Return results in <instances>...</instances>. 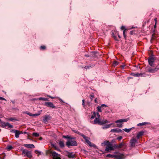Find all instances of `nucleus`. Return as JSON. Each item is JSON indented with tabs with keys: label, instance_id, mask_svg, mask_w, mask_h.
Returning <instances> with one entry per match:
<instances>
[{
	"label": "nucleus",
	"instance_id": "bb28decb",
	"mask_svg": "<svg viewBox=\"0 0 159 159\" xmlns=\"http://www.w3.org/2000/svg\"><path fill=\"white\" fill-rule=\"evenodd\" d=\"M39 100H44V101H48V98H42V97H40V98H39Z\"/></svg>",
	"mask_w": 159,
	"mask_h": 159
},
{
	"label": "nucleus",
	"instance_id": "f704fd0d",
	"mask_svg": "<svg viewBox=\"0 0 159 159\" xmlns=\"http://www.w3.org/2000/svg\"><path fill=\"white\" fill-rule=\"evenodd\" d=\"M122 138V137L121 136H120L118 138H117V139L119 140H121Z\"/></svg>",
	"mask_w": 159,
	"mask_h": 159
},
{
	"label": "nucleus",
	"instance_id": "6e6552de",
	"mask_svg": "<svg viewBox=\"0 0 159 159\" xmlns=\"http://www.w3.org/2000/svg\"><path fill=\"white\" fill-rule=\"evenodd\" d=\"M114 149L111 143L106 147L105 150L107 151L113 150Z\"/></svg>",
	"mask_w": 159,
	"mask_h": 159
},
{
	"label": "nucleus",
	"instance_id": "6ab92c4d",
	"mask_svg": "<svg viewBox=\"0 0 159 159\" xmlns=\"http://www.w3.org/2000/svg\"><path fill=\"white\" fill-rule=\"evenodd\" d=\"M59 143L60 147L63 148L64 146V143L63 141L60 140L59 141Z\"/></svg>",
	"mask_w": 159,
	"mask_h": 159
},
{
	"label": "nucleus",
	"instance_id": "cd10ccee",
	"mask_svg": "<svg viewBox=\"0 0 159 159\" xmlns=\"http://www.w3.org/2000/svg\"><path fill=\"white\" fill-rule=\"evenodd\" d=\"M32 135L33 136L36 137H37L39 136V134L37 133H33Z\"/></svg>",
	"mask_w": 159,
	"mask_h": 159
},
{
	"label": "nucleus",
	"instance_id": "de8ad7c7",
	"mask_svg": "<svg viewBox=\"0 0 159 159\" xmlns=\"http://www.w3.org/2000/svg\"><path fill=\"white\" fill-rule=\"evenodd\" d=\"M40 115V114H33V115H34V116H39Z\"/></svg>",
	"mask_w": 159,
	"mask_h": 159
},
{
	"label": "nucleus",
	"instance_id": "a19ab883",
	"mask_svg": "<svg viewBox=\"0 0 159 159\" xmlns=\"http://www.w3.org/2000/svg\"><path fill=\"white\" fill-rule=\"evenodd\" d=\"M47 96L52 99H54L55 98V97H52V96H51L50 95H48Z\"/></svg>",
	"mask_w": 159,
	"mask_h": 159
},
{
	"label": "nucleus",
	"instance_id": "4be33fe9",
	"mask_svg": "<svg viewBox=\"0 0 159 159\" xmlns=\"http://www.w3.org/2000/svg\"><path fill=\"white\" fill-rule=\"evenodd\" d=\"M68 157L69 158H74L75 157V155L72 153L69 152L68 154Z\"/></svg>",
	"mask_w": 159,
	"mask_h": 159
},
{
	"label": "nucleus",
	"instance_id": "c9c22d12",
	"mask_svg": "<svg viewBox=\"0 0 159 159\" xmlns=\"http://www.w3.org/2000/svg\"><path fill=\"white\" fill-rule=\"evenodd\" d=\"M9 120H10L11 121H13L14 120H16L14 118H10L9 119Z\"/></svg>",
	"mask_w": 159,
	"mask_h": 159
},
{
	"label": "nucleus",
	"instance_id": "603ef678",
	"mask_svg": "<svg viewBox=\"0 0 159 159\" xmlns=\"http://www.w3.org/2000/svg\"><path fill=\"white\" fill-rule=\"evenodd\" d=\"M42 137H40L39 138V140H42Z\"/></svg>",
	"mask_w": 159,
	"mask_h": 159
},
{
	"label": "nucleus",
	"instance_id": "49530a36",
	"mask_svg": "<svg viewBox=\"0 0 159 159\" xmlns=\"http://www.w3.org/2000/svg\"><path fill=\"white\" fill-rule=\"evenodd\" d=\"M0 99L2 100H5L4 98H2V97H0Z\"/></svg>",
	"mask_w": 159,
	"mask_h": 159
},
{
	"label": "nucleus",
	"instance_id": "8fccbe9b",
	"mask_svg": "<svg viewBox=\"0 0 159 159\" xmlns=\"http://www.w3.org/2000/svg\"><path fill=\"white\" fill-rule=\"evenodd\" d=\"M84 68H85V69H88V68H89V66H86Z\"/></svg>",
	"mask_w": 159,
	"mask_h": 159
},
{
	"label": "nucleus",
	"instance_id": "39448f33",
	"mask_svg": "<svg viewBox=\"0 0 159 159\" xmlns=\"http://www.w3.org/2000/svg\"><path fill=\"white\" fill-rule=\"evenodd\" d=\"M128 120L127 119H120L119 120L116 121L115 122L117 123V126L119 127H122V125L121 124H119V123H122L124 122H127Z\"/></svg>",
	"mask_w": 159,
	"mask_h": 159
},
{
	"label": "nucleus",
	"instance_id": "0eeeda50",
	"mask_svg": "<svg viewBox=\"0 0 159 159\" xmlns=\"http://www.w3.org/2000/svg\"><path fill=\"white\" fill-rule=\"evenodd\" d=\"M54 159H61L60 157V155L56 153L55 152H51Z\"/></svg>",
	"mask_w": 159,
	"mask_h": 159
},
{
	"label": "nucleus",
	"instance_id": "a18cd8bd",
	"mask_svg": "<svg viewBox=\"0 0 159 159\" xmlns=\"http://www.w3.org/2000/svg\"><path fill=\"white\" fill-rule=\"evenodd\" d=\"M113 37H114V38H115V39L116 40H117V39H116L117 38H116V36H115V35H114V34H113Z\"/></svg>",
	"mask_w": 159,
	"mask_h": 159
},
{
	"label": "nucleus",
	"instance_id": "1a4fd4ad",
	"mask_svg": "<svg viewBox=\"0 0 159 159\" xmlns=\"http://www.w3.org/2000/svg\"><path fill=\"white\" fill-rule=\"evenodd\" d=\"M51 119V117L49 115H46L43 117V121L44 123H46L50 120Z\"/></svg>",
	"mask_w": 159,
	"mask_h": 159
},
{
	"label": "nucleus",
	"instance_id": "c85d7f7f",
	"mask_svg": "<svg viewBox=\"0 0 159 159\" xmlns=\"http://www.w3.org/2000/svg\"><path fill=\"white\" fill-rule=\"evenodd\" d=\"M124 144L122 143H120L118 146H117V148H120L122 146L124 145Z\"/></svg>",
	"mask_w": 159,
	"mask_h": 159
},
{
	"label": "nucleus",
	"instance_id": "09e8293b",
	"mask_svg": "<svg viewBox=\"0 0 159 159\" xmlns=\"http://www.w3.org/2000/svg\"><path fill=\"white\" fill-rule=\"evenodd\" d=\"M154 21L155 22V23H157V18H155L154 19Z\"/></svg>",
	"mask_w": 159,
	"mask_h": 159
},
{
	"label": "nucleus",
	"instance_id": "dca6fc26",
	"mask_svg": "<svg viewBox=\"0 0 159 159\" xmlns=\"http://www.w3.org/2000/svg\"><path fill=\"white\" fill-rule=\"evenodd\" d=\"M25 147L29 148H35L33 144H24Z\"/></svg>",
	"mask_w": 159,
	"mask_h": 159
},
{
	"label": "nucleus",
	"instance_id": "6e6d98bb",
	"mask_svg": "<svg viewBox=\"0 0 159 159\" xmlns=\"http://www.w3.org/2000/svg\"><path fill=\"white\" fill-rule=\"evenodd\" d=\"M1 121V120L0 119V121Z\"/></svg>",
	"mask_w": 159,
	"mask_h": 159
},
{
	"label": "nucleus",
	"instance_id": "37998d69",
	"mask_svg": "<svg viewBox=\"0 0 159 159\" xmlns=\"http://www.w3.org/2000/svg\"><path fill=\"white\" fill-rule=\"evenodd\" d=\"M58 99L61 102H64L63 101V100H62L60 98H58Z\"/></svg>",
	"mask_w": 159,
	"mask_h": 159
},
{
	"label": "nucleus",
	"instance_id": "393cba45",
	"mask_svg": "<svg viewBox=\"0 0 159 159\" xmlns=\"http://www.w3.org/2000/svg\"><path fill=\"white\" fill-rule=\"evenodd\" d=\"M62 137L63 138L67 139L68 140H69L72 138L70 136H69V135H63Z\"/></svg>",
	"mask_w": 159,
	"mask_h": 159
},
{
	"label": "nucleus",
	"instance_id": "412c9836",
	"mask_svg": "<svg viewBox=\"0 0 159 159\" xmlns=\"http://www.w3.org/2000/svg\"><path fill=\"white\" fill-rule=\"evenodd\" d=\"M132 75L135 77H139L140 76H142L143 74H139V73H133Z\"/></svg>",
	"mask_w": 159,
	"mask_h": 159
},
{
	"label": "nucleus",
	"instance_id": "a878e982",
	"mask_svg": "<svg viewBox=\"0 0 159 159\" xmlns=\"http://www.w3.org/2000/svg\"><path fill=\"white\" fill-rule=\"evenodd\" d=\"M157 70H156V69H150L149 70V71L151 73H154Z\"/></svg>",
	"mask_w": 159,
	"mask_h": 159
},
{
	"label": "nucleus",
	"instance_id": "9d476101",
	"mask_svg": "<svg viewBox=\"0 0 159 159\" xmlns=\"http://www.w3.org/2000/svg\"><path fill=\"white\" fill-rule=\"evenodd\" d=\"M44 105L47 107H50L52 108H56V107L51 102H45Z\"/></svg>",
	"mask_w": 159,
	"mask_h": 159
},
{
	"label": "nucleus",
	"instance_id": "aec40b11",
	"mask_svg": "<svg viewBox=\"0 0 159 159\" xmlns=\"http://www.w3.org/2000/svg\"><path fill=\"white\" fill-rule=\"evenodd\" d=\"M120 131H121L120 129L118 130L116 129H111L110 132H119Z\"/></svg>",
	"mask_w": 159,
	"mask_h": 159
},
{
	"label": "nucleus",
	"instance_id": "864d4df0",
	"mask_svg": "<svg viewBox=\"0 0 159 159\" xmlns=\"http://www.w3.org/2000/svg\"><path fill=\"white\" fill-rule=\"evenodd\" d=\"M156 24H157V23H155V25H154V28H156Z\"/></svg>",
	"mask_w": 159,
	"mask_h": 159
},
{
	"label": "nucleus",
	"instance_id": "f8f14e48",
	"mask_svg": "<svg viewBox=\"0 0 159 159\" xmlns=\"http://www.w3.org/2000/svg\"><path fill=\"white\" fill-rule=\"evenodd\" d=\"M137 142V140L134 138L132 139L130 141L131 146L132 147H134L135 144Z\"/></svg>",
	"mask_w": 159,
	"mask_h": 159
},
{
	"label": "nucleus",
	"instance_id": "2f4dec72",
	"mask_svg": "<svg viewBox=\"0 0 159 159\" xmlns=\"http://www.w3.org/2000/svg\"><path fill=\"white\" fill-rule=\"evenodd\" d=\"M101 107L100 106H98V111L99 112H102V111L101 110Z\"/></svg>",
	"mask_w": 159,
	"mask_h": 159
},
{
	"label": "nucleus",
	"instance_id": "ddd939ff",
	"mask_svg": "<svg viewBox=\"0 0 159 159\" xmlns=\"http://www.w3.org/2000/svg\"><path fill=\"white\" fill-rule=\"evenodd\" d=\"M154 61V58L152 57H150L148 58V62L149 64L152 66H153V63Z\"/></svg>",
	"mask_w": 159,
	"mask_h": 159
},
{
	"label": "nucleus",
	"instance_id": "f3484780",
	"mask_svg": "<svg viewBox=\"0 0 159 159\" xmlns=\"http://www.w3.org/2000/svg\"><path fill=\"white\" fill-rule=\"evenodd\" d=\"M144 132L143 131H141L139 132L137 135V138L138 139L139 138L143 135Z\"/></svg>",
	"mask_w": 159,
	"mask_h": 159
},
{
	"label": "nucleus",
	"instance_id": "7ed1b4c3",
	"mask_svg": "<svg viewBox=\"0 0 159 159\" xmlns=\"http://www.w3.org/2000/svg\"><path fill=\"white\" fill-rule=\"evenodd\" d=\"M73 131L75 133L78 134H79L80 135L82 136L83 137V138L84 139H85V142L90 146L91 147H94L95 146V145L92 143H91V142H90L89 139V138L87 137H86L85 135L84 134H80L79 132L75 130H74Z\"/></svg>",
	"mask_w": 159,
	"mask_h": 159
},
{
	"label": "nucleus",
	"instance_id": "72a5a7b5",
	"mask_svg": "<svg viewBox=\"0 0 159 159\" xmlns=\"http://www.w3.org/2000/svg\"><path fill=\"white\" fill-rule=\"evenodd\" d=\"M46 48V47L44 46H42L40 47V49H44Z\"/></svg>",
	"mask_w": 159,
	"mask_h": 159
},
{
	"label": "nucleus",
	"instance_id": "5701e85b",
	"mask_svg": "<svg viewBox=\"0 0 159 159\" xmlns=\"http://www.w3.org/2000/svg\"><path fill=\"white\" fill-rule=\"evenodd\" d=\"M112 124H110L108 125H106L102 127L103 129H105L109 128Z\"/></svg>",
	"mask_w": 159,
	"mask_h": 159
},
{
	"label": "nucleus",
	"instance_id": "e433bc0d",
	"mask_svg": "<svg viewBox=\"0 0 159 159\" xmlns=\"http://www.w3.org/2000/svg\"><path fill=\"white\" fill-rule=\"evenodd\" d=\"M123 35H124V38H126V35H125V30H124L123 32Z\"/></svg>",
	"mask_w": 159,
	"mask_h": 159
},
{
	"label": "nucleus",
	"instance_id": "4468645a",
	"mask_svg": "<svg viewBox=\"0 0 159 159\" xmlns=\"http://www.w3.org/2000/svg\"><path fill=\"white\" fill-rule=\"evenodd\" d=\"M11 132H13L15 134V136L16 138H18L19 136L20 133L19 131L17 130H12L11 131Z\"/></svg>",
	"mask_w": 159,
	"mask_h": 159
},
{
	"label": "nucleus",
	"instance_id": "a211bd4d",
	"mask_svg": "<svg viewBox=\"0 0 159 159\" xmlns=\"http://www.w3.org/2000/svg\"><path fill=\"white\" fill-rule=\"evenodd\" d=\"M149 124V123L145 122H144L139 123L137 125L138 126H141L144 125H148V124Z\"/></svg>",
	"mask_w": 159,
	"mask_h": 159
},
{
	"label": "nucleus",
	"instance_id": "5fc2aeb1",
	"mask_svg": "<svg viewBox=\"0 0 159 159\" xmlns=\"http://www.w3.org/2000/svg\"><path fill=\"white\" fill-rule=\"evenodd\" d=\"M118 36L120 38V36H119V35H118Z\"/></svg>",
	"mask_w": 159,
	"mask_h": 159
},
{
	"label": "nucleus",
	"instance_id": "7c9ffc66",
	"mask_svg": "<svg viewBox=\"0 0 159 159\" xmlns=\"http://www.w3.org/2000/svg\"><path fill=\"white\" fill-rule=\"evenodd\" d=\"M113 65L114 66H116L117 65H118V64L119 63L117 61H115L113 63Z\"/></svg>",
	"mask_w": 159,
	"mask_h": 159
},
{
	"label": "nucleus",
	"instance_id": "b1692460",
	"mask_svg": "<svg viewBox=\"0 0 159 159\" xmlns=\"http://www.w3.org/2000/svg\"><path fill=\"white\" fill-rule=\"evenodd\" d=\"M133 128H129V129L125 128V129H123V130L125 132L128 133V132H130L131 130V129Z\"/></svg>",
	"mask_w": 159,
	"mask_h": 159
},
{
	"label": "nucleus",
	"instance_id": "423d86ee",
	"mask_svg": "<svg viewBox=\"0 0 159 159\" xmlns=\"http://www.w3.org/2000/svg\"><path fill=\"white\" fill-rule=\"evenodd\" d=\"M22 154H25L27 157L29 158H31L32 157L31 152L25 149L23 150L22 151Z\"/></svg>",
	"mask_w": 159,
	"mask_h": 159
},
{
	"label": "nucleus",
	"instance_id": "4c0bfd02",
	"mask_svg": "<svg viewBox=\"0 0 159 159\" xmlns=\"http://www.w3.org/2000/svg\"><path fill=\"white\" fill-rule=\"evenodd\" d=\"M26 114L29 115V116H34V115H33V114H32L31 113H30V112H27L26 113Z\"/></svg>",
	"mask_w": 159,
	"mask_h": 159
},
{
	"label": "nucleus",
	"instance_id": "2eb2a0df",
	"mask_svg": "<svg viewBox=\"0 0 159 159\" xmlns=\"http://www.w3.org/2000/svg\"><path fill=\"white\" fill-rule=\"evenodd\" d=\"M110 143L108 141H105L103 143H102L101 145L102 147H104L106 145L107 146L108 144H109Z\"/></svg>",
	"mask_w": 159,
	"mask_h": 159
},
{
	"label": "nucleus",
	"instance_id": "ea45409f",
	"mask_svg": "<svg viewBox=\"0 0 159 159\" xmlns=\"http://www.w3.org/2000/svg\"><path fill=\"white\" fill-rule=\"evenodd\" d=\"M121 29L122 30H126L125 29V27L124 26H122L121 27Z\"/></svg>",
	"mask_w": 159,
	"mask_h": 159
},
{
	"label": "nucleus",
	"instance_id": "20e7f679",
	"mask_svg": "<svg viewBox=\"0 0 159 159\" xmlns=\"http://www.w3.org/2000/svg\"><path fill=\"white\" fill-rule=\"evenodd\" d=\"M66 145L68 147L70 146H77V144L75 140V138L72 137L69 140H68L66 143Z\"/></svg>",
	"mask_w": 159,
	"mask_h": 159
},
{
	"label": "nucleus",
	"instance_id": "3c124183",
	"mask_svg": "<svg viewBox=\"0 0 159 159\" xmlns=\"http://www.w3.org/2000/svg\"><path fill=\"white\" fill-rule=\"evenodd\" d=\"M95 102H97V99H95Z\"/></svg>",
	"mask_w": 159,
	"mask_h": 159
},
{
	"label": "nucleus",
	"instance_id": "f03ea898",
	"mask_svg": "<svg viewBox=\"0 0 159 159\" xmlns=\"http://www.w3.org/2000/svg\"><path fill=\"white\" fill-rule=\"evenodd\" d=\"M107 157H114L118 159H123L125 158V156L119 152H116L115 154H108L107 155Z\"/></svg>",
	"mask_w": 159,
	"mask_h": 159
},
{
	"label": "nucleus",
	"instance_id": "c756f323",
	"mask_svg": "<svg viewBox=\"0 0 159 159\" xmlns=\"http://www.w3.org/2000/svg\"><path fill=\"white\" fill-rule=\"evenodd\" d=\"M13 147L11 146H8L7 147V149L8 150H10Z\"/></svg>",
	"mask_w": 159,
	"mask_h": 159
},
{
	"label": "nucleus",
	"instance_id": "c03bdc74",
	"mask_svg": "<svg viewBox=\"0 0 159 159\" xmlns=\"http://www.w3.org/2000/svg\"><path fill=\"white\" fill-rule=\"evenodd\" d=\"M107 106L105 105V104H102L101 106H100V107H107Z\"/></svg>",
	"mask_w": 159,
	"mask_h": 159
},
{
	"label": "nucleus",
	"instance_id": "58836bf2",
	"mask_svg": "<svg viewBox=\"0 0 159 159\" xmlns=\"http://www.w3.org/2000/svg\"><path fill=\"white\" fill-rule=\"evenodd\" d=\"M82 105L84 107V99L82 100Z\"/></svg>",
	"mask_w": 159,
	"mask_h": 159
},
{
	"label": "nucleus",
	"instance_id": "473e14b6",
	"mask_svg": "<svg viewBox=\"0 0 159 159\" xmlns=\"http://www.w3.org/2000/svg\"><path fill=\"white\" fill-rule=\"evenodd\" d=\"M35 152L36 154H40L41 153V152H40V151H38V150H35Z\"/></svg>",
	"mask_w": 159,
	"mask_h": 159
},
{
	"label": "nucleus",
	"instance_id": "f257e3e1",
	"mask_svg": "<svg viewBox=\"0 0 159 159\" xmlns=\"http://www.w3.org/2000/svg\"><path fill=\"white\" fill-rule=\"evenodd\" d=\"M94 118H95L94 121L92 122H91L93 124H98L99 125H102L109 122L106 120H104L101 121L100 119V115L98 112L96 113L95 112H93L92 116L90 117V119L92 120Z\"/></svg>",
	"mask_w": 159,
	"mask_h": 159
},
{
	"label": "nucleus",
	"instance_id": "79ce46f5",
	"mask_svg": "<svg viewBox=\"0 0 159 159\" xmlns=\"http://www.w3.org/2000/svg\"><path fill=\"white\" fill-rule=\"evenodd\" d=\"M94 97V96L93 95H91L90 96V98L91 100L93 99Z\"/></svg>",
	"mask_w": 159,
	"mask_h": 159
},
{
	"label": "nucleus",
	"instance_id": "9b49d317",
	"mask_svg": "<svg viewBox=\"0 0 159 159\" xmlns=\"http://www.w3.org/2000/svg\"><path fill=\"white\" fill-rule=\"evenodd\" d=\"M2 126L6 128H13V126L12 125H11L9 123H4L2 125Z\"/></svg>",
	"mask_w": 159,
	"mask_h": 159
}]
</instances>
